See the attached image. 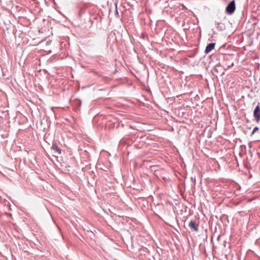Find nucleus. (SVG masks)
<instances>
[{"label":"nucleus","mask_w":260,"mask_h":260,"mask_svg":"<svg viewBox=\"0 0 260 260\" xmlns=\"http://www.w3.org/2000/svg\"><path fill=\"white\" fill-rule=\"evenodd\" d=\"M253 116L256 122H259L260 120V108L259 105L255 108L253 111Z\"/></svg>","instance_id":"nucleus-2"},{"label":"nucleus","mask_w":260,"mask_h":260,"mask_svg":"<svg viewBox=\"0 0 260 260\" xmlns=\"http://www.w3.org/2000/svg\"><path fill=\"white\" fill-rule=\"evenodd\" d=\"M52 148L58 154H61V149L57 146V145L55 143H53L52 144Z\"/></svg>","instance_id":"nucleus-6"},{"label":"nucleus","mask_w":260,"mask_h":260,"mask_svg":"<svg viewBox=\"0 0 260 260\" xmlns=\"http://www.w3.org/2000/svg\"><path fill=\"white\" fill-rule=\"evenodd\" d=\"M215 46V43H211L208 44L205 48V53L206 54H208L214 48Z\"/></svg>","instance_id":"nucleus-3"},{"label":"nucleus","mask_w":260,"mask_h":260,"mask_svg":"<svg viewBox=\"0 0 260 260\" xmlns=\"http://www.w3.org/2000/svg\"><path fill=\"white\" fill-rule=\"evenodd\" d=\"M258 129V127H257V126L255 127L252 132L251 135H253Z\"/></svg>","instance_id":"nucleus-8"},{"label":"nucleus","mask_w":260,"mask_h":260,"mask_svg":"<svg viewBox=\"0 0 260 260\" xmlns=\"http://www.w3.org/2000/svg\"><path fill=\"white\" fill-rule=\"evenodd\" d=\"M234 66V63L231 62V63H226L224 64V67H226L227 69L230 68Z\"/></svg>","instance_id":"nucleus-7"},{"label":"nucleus","mask_w":260,"mask_h":260,"mask_svg":"<svg viewBox=\"0 0 260 260\" xmlns=\"http://www.w3.org/2000/svg\"><path fill=\"white\" fill-rule=\"evenodd\" d=\"M189 228L193 230L194 231H198L199 228H198V224L197 223V222L195 221L191 220L189 222L188 224Z\"/></svg>","instance_id":"nucleus-4"},{"label":"nucleus","mask_w":260,"mask_h":260,"mask_svg":"<svg viewBox=\"0 0 260 260\" xmlns=\"http://www.w3.org/2000/svg\"><path fill=\"white\" fill-rule=\"evenodd\" d=\"M235 9V0H233L228 5L225 9V11L228 14L231 15L234 13Z\"/></svg>","instance_id":"nucleus-1"},{"label":"nucleus","mask_w":260,"mask_h":260,"mask_svg":"<svg viewBox=\"0 0 260 260\" xmlns=\"http://www.w3.org/2000/svg\"><path fill=\"white\" fill-rule=\"evenodd\" d=\"M215 25H216V28L219 31H222L225 29V26L223 23L216 22Z\"/></svg>","instance_id":"nucleus-5"}]
</instances>
